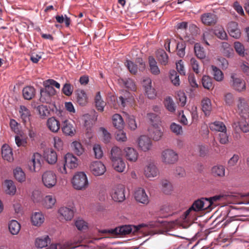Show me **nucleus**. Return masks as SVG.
<instances>
[{
  "label": "nucleus",
  "instance_id": "f257e3e1",
  "mask_svg": "<svg viewBox=\"0 0 249 249\" xmlns=\"http://www.w3.org/2000/svg\"><path fill=\"white\" fill-rule=\"evenodd\" d=\"M73 187L78 190L86 189L88 186V180L86 174L84 172H78L71 180Z\"/></svg>",
  "mask_w": 249,
  "mask_h": 249
},
{
  "label": "nucleus",
  "instance_id": "f03ea898",
  "mask_svg": "<svg viewBox=\"0 0 249 249\" xmlns=\"http://www.w3.org/2000/svg\"><path fill=\"white\" fill-rule=\"evenodd\" d=\"M237 112L243 118H249V101L245 98L239 97L237 103Z\"/></svg>",
  "mask_w": 249,
  "mask_h": 249
},
{
  "label": "nucleus",
  "instance_id": "7ed1b4c3",
  "mask_svg": "<svg viewBox=\"0 0 249 249\" xmlns=\"http://www.w3.org/2000/svg\"><path fill=\"white\" fill-rule=\"evenodd\" d=\"M40 101L42 103L51 104L52 98L56 93L55 89L51 86H45L40 89Z\"/></svg>",
  "mask_w": 249,
  "mask_h": 249
},
{
  "label": "nucleus",
  "instance_id": "20e7f679",
  "mask_svg": "<svg viewBox=\"0 0 249 249\" xmlns=\"http://www.w3.org/2000/svg\"><path fill=\"white\" fill-rule=\"evenodd\" d=\"M162 161L166 164H172L178 160V154L172 149H167L161 153Z\"/></svg>",
  "mask_w": 249,
  "mask_h": 249
},
{
  "label": "nucleus",
  "instance_id": "39448f33",
  "mask_svg": "<svg viewBox=\"0 0 249 249\" xmlns=\"http://www.w3.org/2000/svg\"><path fill=\"white\" fill-rule=\"evenodd\" d=\"M125 189L122 184H118L113 187L110 192L112 199L116 202H123L125 198Z\"/></svg>",
  "mask_w": 249,
  "mask_h": 249
},
{
  "label": "nucleus",
  "instance_id": "423d86ee",
  "mask_svg": "<svg viewBox=\"0 0 249 249\" xmlns=\"http://www.w3.org/2000/svg\"><path fill=\"white\" fill-rule=\"evenodd\" d=\"M42 180L44 185L50 188L54 186L57 182L56 176L53 172L48 171L44 172L42 176Z\"/></svg>",
  "mask_w": 249,
  "mask_h": 249
},
{
  "label": "nucleus",
  "instance_id": "0eeeda50",
  "mask_svg": "<svg viewBox=\"0 0 249 249\" xmlns=\"http://www.w3.org/2000/svg\"><path fill=\"white\" fill-rule=\"evenodd\" d=\"M230 85L233 89L239 92L246 89L245 81L234 74H232L231 76Z\"/></svg>",
  "mask_w": 249,
  "mask_h": 249
},
{
  "label": "nucleus",
  "instance_id": "6e6552de",
  "mask_svg": "<svg viewBox=\"0 0 249 249\" xmlns=\"http://www.w3.org/2000/svg\"><path fill=\"white\" fill-rule=\"evenodd\" d=\"M132 228L130 225H124L109 230H105L101 232L103 233H108L113 235H125L132 232Z\"/></svg>",
  "mask_w": 249,
  "mask_h": 249
},
{
  "label": "nucleus",
  "instance_id": "1a4fd4ad",
  "mask_svg": "<svg viewBox=\"0 0 249 249\" xmlns=\"http://www.w3.org/2000/svg\"><path fill=\"white\" fill-rule=\"evenodd\" d=\"M89 170L93 175L99 176L105 173L106 171V168L102 162L95 161L90 163Z\"/></svg>",
  "mask_w": 249,
  "mask_h": 249
},
{
  "label": "nucleus",
  "instance_id": "9d476101",
  "mask_svg": "<svg viewBox=\"0 0 249 249\" xmlns=\"http://www.w3.org/2000/svg\"><path fill=\"white\" fill-rule=\"evenodd\" d=\"M159 174V170L153 162H150L144 168V175L147 178H154Z\"/></svg>",
  "mask_w": 249,
  "mask_h": 249
},
{
  "label": "nucleus",
  "instance_id": "9b49d317",
  "mask_svg": "<svg viewBox=\"0 0 249 249\" xmlns=\"http://www.w3.org/2000/svg\"><path fill=\"white\" fill-rule=\"evenodd\" d=\"M123 153L126 159L130 162H135L138 157V153L134 148L127 147L124 149Z\"/></svg>",
  "mask_w": 249,
  "mask_h": 249
},
{
  "label": "nucleus",
  "instance_id": "f8f14e48",
  "mask_svg": "<svg viewBox=\"0 0 249 249\" xmlns=\"http://www.w3.org/2000/svg\"><path fill=\"white\" fill-rule=\"evenodd\" d=\"M134 197L138 202L146 204L149 202L148 197L144 189L142 188H139L135 191Z\"/></svg>",
  "mask_w": 249,
  "mask_h": 249
},
{
  "label": "nucleus",
  "instance_id": "ddd939ff",
  "mask_svg": "<svg viewBox=\"0 0 249 249\" xmlns=\"http://www.w3.org/2000/svg\"><path fill=\"white\" fill-rule=\"evenodd\" d=\"M138 143L140 148L143 151H148L152 146L151 139L144 135L141 136L139 138Z\"/></svg>",
  "mask_w": 249,
  "mask_h": 249
},
{
  "label": "nucleus",
  "instance_id": "4468645a",
  "mask_svg": "<svg viewBox=\"0 0 249 249\" xmlns=\"http://www.w3.org/2000/svg\"><path fill=\"white\" fill-rule=\"evenodd\" d=\"M227 30L230 35L232 37L237 39L240 37L241 32L237 22L231 21L229 23Z\"/></svg>",
  "mask_w": 249,
  "mask_h": 249
},
{
  "label": "nucleus",
  "instance_id": "2eb2a0df",
  "mask_svg": "<svg viewBox=\"0 0 249 249\" xmlns=\"http://www.w3.org/2000/svg\"><path fill=\"white\" fill-rule=\"evenodd\" d=\"M81 241H78L75 243L68 242L65 244H52L46 249H72L80 246Z\"/></svg>",
  "mask_w": 249,
  "mask_h": 249
},
{
  "label": "nucleus",
  "instance_id": "dca6fc26",
  "mask_svg": "<svg viewBox=\"0 0 249 249\" xmlns=\"http://www.w3.org/2000/svg\"><path fill=\"white\" fill-rule=\"evenodd\" d=\"M61 129L63 133L67 136H73L76 132L73 124L68 120L63 122Z\"/></svg>",
  "mask_w": 249,
  "mask_h": 249
},
{
  "label": "nucleus",
  "instance_id": "f3484780",
  "mask_svg": "<svg viewBox=\"0 0 249 249\" xmlns=\"http://www.w3.org/2000/svg\"><path fill=\"white\" fill-rule=\"evenodd\" d=\"M41 157L38 153L34 154L32 160L29 163L30 169L31 171L36 172L39 170L41 167Z\"/></svg>",
  "mask_w": 249,
  "mask_h": 249
},
{
  "label": "nucleus",
  "instance_id": "a211bd4d",
  "mask_svg": "<svg viewBox=\"0 0 249 249\" xmlns=\"http://www.w3.org/2000/svg\"><path fill=\"white\" fill-rule=\"evenodd\" d=\"M161 124L151 126L148 129L149 133L155 141L159 140L163 135V132L160 128Z\"/></svg>",
  "mask_w": 249,
  "mask_h": 249
},
{
  "label": "nucleus",
  "instance_id": "6ab92c4d",
  "mask_svg": "<svg viewBox=\"0 0 249 249\" xmlns=\"http://www.w3.org/2000/svg\"><path fill=\"white\" fill-rule=\"evenodd\" d=\"M145 93L149 99H153L156 96V92L154 88L152 87V82L150 79L143 80Z\"/></svg>",
  "mask_w": 249,
  "mask_h": 249
},
{
  "label": "nucleus",
  "instance_id": "aec40b11",
  "mask_svg": "<svg viewBox=\"0 0 249 249\" xmlns=\"http://www.w3.org/2000/svg\"><path fill=\"white\" fill-rule=\"evenodd\" d=\"M63 162L70 169L75 168L78 166L77 159L71 153H67L65 155Z\"/></svg>",
  "mask_w": 249,
  "mask_h": 249
},
{
  "label": "nucleus",
  "instance_id": "412c9836",
  "mask_svg": "<svg viewBox=\"0 0 249 249\" xmlns=\"http://www.w3.org/2000/svg\"><path fill=\"white\" fill-rule=\"evenodd\" d=\"M201 19L203 23L207 25H213L217 21L216 16L211 13H205L202 15Z\"/></svg>",
  "mask_w": 249,
  "mask_h": 249
},
{
  "label": "nucleus",
  "instance_id": "4be33fe9",
  "mask_svg": "<svg viewBox=\"0 0 249 249\" xmlns=\"http://www.w3.org/2000/svg\"><path fill=\"white\" fill-rule=\"evenodd\" d=\"M44 156L46 160L49 164H54L57 160V154L52 148L46 149L44 152Z\"/></svg>",
  "mask_w": 249,
  "mask_h": 249
},
{
  "label": "nucleus",
  "instance_id": "5701e85b",
  "mask_svg": "<svg viewBox=\"0 0 249 249\" xmlns=\"http://www.w3.org/2000/svg\"><path fill=\"white\" fill-rule=\"evenodd\" d=\"M1 155L3 159L8 161L14 160L12 149L6 144H3L1 147Z\"/></svg>",
  "mask_w": 249,
  "mask_h": 249
},
{
  "label": "nucleus",
  "instance_id": "b1692460",
  "mask_svg": "<svg viewBox=\"0 0 249 249\" xmlns=\"http://www.w3.org/2000/svg\"><path fill=\"white\" fill-rule=\"evenodd\" d=\"M58 213L67 221L71 220L74 216L73 210L66 207H61L58 210Z\"/></svg>",
  "mask_w": 249,
  "mask_h": 249
},
{
  "label": "nucleus",
  "instance_id": "393cba45",
  "mask_svg": "<svg viewBox=\"0 0 249 249\" xmlns=\"http://www.w3.org/2000/svg\"><path fill=\"white\" fill-rule=\"evenodd\" d=\"M47 126L50 131L55 133L60 129V124L58 120L55 117H52L48 119Z\"/></svg>",
  "mask_w": 249,
  "mask_h": 249
},
{
  "label": "nucleus",
  "instance_id": "a878e982",
  "mask_svg": "<svg viewBox=\"0 0 249 249\" xmlns=\"http://www.w3.org/2000/svg\"><path fill=\"white\" fill-rule=\"evenodd\" d=\"M229 196V195H216L209 198H206V202L208 204V207H209L210 209H211L213 208V205L215 206L216 205V204H214L215 203L219 201L226 200Z\"/></svg>",
  "mask_w": 249,
  "mask_h": 249
},
{
  "label": "nucleus",
  "instance_id": "bb28decb",
  "mask_svg": "<svg viewBox=\"0 0 249 249\" xmlns=\"http://www.w3.org/2000/svg\"><path fill=\"white\" fill-rule=\"evenodd\" d=\"M191 206L193 207L194 212H198L202 210L210 209L209 207H208L206 199L204 200L203 198L196 200Z\"/></svg>",
  "mask_w": 249,
  "mask_h": 249
},
{
  "label": "nucleus",
  "instance_id": "cd10ccee",
  "mask_svg": "<svg viewBox=\"0 0 249 249\" xmlns=\"http://www.w3.org/2000/svg\"><path fill=\"white\" fill-rule=\"evenodd\" d=\"M148 63L151 73L155 75H159L160 73V70L156 60L153 56H150L148 57Z\"/></svg>",
  "mask_w": 249,
  "mask_h": 249
},
{
  "label": "nucleus",
  "instance_id": "c85d7f7f",
  "mask_svg": "<svg viewBox=\"0 0 249 249\" xmlns=\"http://www.w3.org/2000/svg\"><path fill=\"white\" fill-rule=\"evenodd\" d=\"M32 224L36 226H40L44 221V217L41 213L35 212L31 217Z\"/></svg>",
  "mask_w": 249,
  "mask_h": 249
},
{
  "label": "nucleus",
  "instance_id": "c756f323",
  "mask_svg": "<svg viewBox=\"0 0 249 249\" xmlns=\"http://www.w3.org/2000/svg\"><path fill=\"white\" fill-rule=\"evenodd\" d=\"M156 57L159 62L162 65L165 66L168 62V56L166 52L163 50L157 52Z\"/></svg>",
  "mask_w": 249,
  "mask_h": 249
},
{
  "label": "nucleus",
  "instance_id": "7c9ffc66",
  "mask_svg": "<svg viewBox=\"0 0 249 249\" xmlns=\"http://www.w3.org/2000/svg\"><path fill=\"white\" fill-rule=\"evenodd\" d=\"M36 90L33 87L27 86L23 88L22 94L25 99L31 100L35 95Z\"/></svg>",
  "mask_w": 249,
  "mask_h": 249
},
{
  "label": "nucleus",
  "instance_id": "2f4dec72",
  "mask_svg": "<svg viewBox=\"0 0 249 249\" xmlns=\"http://www.w3.org/2000/svg\"><path fill=\"white\" fill-rule=\"evenodd\" d=\"M210 129L212 131L222 132L226 131L227 128L224 124L222 122L215 121L209 124Z\"/></svg>",
  "mask_w": 249,
  "mask_h": 249
},
{
  "label": "nucleus",
  "instance_id": "473e14b6",
  "mask_svg": "<svg viewBox=\"0 0 249 249\" xmlns=\"http://www.w3.org/2000/svg\"><path fill=\"white\" fill-rule=\"evenodd\" d=\"M122 151L119 147L113 146L111 148L110 156L111 161L122 160Z\"/></svg>",
  "mask_w": 249,
  "mask_h": 249
},
{
  "label": "nucleus",
  "instance_id": "72a5a7b5",
  "mask_svg": "<svg viewBox=\"0 0 249 249\" xmlns=\"http://www.w3.org/2000/svg\"><path fill=\"white\" fill-rule=\"evenodd\" d=\"M164 105L166 108L170 112L174 113L176 109V106L171 97H167L164 101Z\"/></svg>",
  "mask_w": 249,
  "mask_h": 249
},
{
  "label": "nucleus",
  "instance_id": "f704fd0d",
  "mask_svg": "<svg viewBox=\"0 0 249 249\" xmlns=\"http://www.w3.org/2000/svg\"><path fill=\"white\" fill-rule=\"evenodd\" d=\"M112 123L114 127L118 129H123L124 127V122L119 114H115L112 116Z\"/></svg>",
  "mask_w": 249,
  "mask_h": 249
},
{
  "label": "nucleus",
  "instance_id": "c9c22d12",
  "mask_svg": "<svg viewBox=\"0 0 249 249\" xmlns=\"http://www.w3.org/2000/svg\"><path fill=\"white\" fill-rule=\"evenodd\" d=\"M94 100L97 109L101 112L103 111L106 103L102 99L100 92L96 93Z\"/></svg>",
  "mask_w": 249,
  "mask_h": 249
},
{
  "label": "nucleus",
  "instance_id": "e433bc0d",
  "mask_svg": "<svg viewBox=\"0 0 249 249\" xmlns=\"http://www.w3.org/2000/svg\"><path fill=\"white\" fill-rule=\"evenodd\" d=\"M225 169L224 166L218 165L212 168V174L214 177H223L225 176Z\"/></svg>",
  "mask_w": 249,
  "mask_h": 249
},
{
  "label": "nucleus",
  "instance_id": "4c0bfd02",
  "mask_svg": "<svg viewBox=\"0 0 249 249\" xmlns=\"http://www.w3.org/2000/svg\"><path fill=\"white\" fill-rule=\"evenodd\" d=\"M19 113L24 123L29 121L31 115L30 110L24 106H20Z\"/></svg>",
  "mask_w": 249,
  "mask_h": 249
},
{
  "label": "nucleus",
  "instance_id": "58836bf2",
  "mask_svg": "<svg viewBox=\"0 0 249 249\" xmlns=\"http://www.w3.org/2000/svg\"><path fill=\"white\" fill-rule=\"evenodd\" d=\"M6 187L5 191L10 195H14L16 192V187L14 182L11 180H6L4 182Z\"/></svg>",
  "mask_w": 249,
  "mask_h": 249
},
{
  "label": "nucleus",
  "instance_id": "ea45409f",
  "mask_svg": "<svg viewBox=\"0 0 249 249\" xmlns=\"http://www.w3.org/2000/svg\"><path fill=\"white\" fill-rule=\"evenodd\" d=\"M239 126L240 130L244 133L249 132V124L246 121H243L237 122H234L232 124V127L234 129Z\"/></svg>",
  "mask_w": 249,
  "mask_h": 249
},
{
  "label": "nucleus",
  "instance_id": "a19ab883",
  "mask_svg": "<svg viewBox=\"0 0 249 249\" xmlns=\"http://www.w3.org/2000/svg\"><path fill=\"white\" fill-rule=\"evenodd\" d=\"M77 102L80 106H84L88 102V97L85 91L83 90L79 91L77 93Z\"/></svg>",
  "mask_w": 249,
  "mask_h": 249
},
{
  "label": "nucleus",
  "instance_id": "79ce46f5",
  "mask_svg": "<svg viewBox=\"0 0 249 249\" xmlns=\"http://www.w3.org/2000/svg\"><path fill=\"white\" fill-rule=\"evenodd\" d=\"M202 84L203 87L208 90L213 89L214 85L213 83V79L209 76L204 75L202 78Z\"/></svg>",
  "mask_w": 249,
  "mask_h": 249
},
{
  "label": "nucleus",
  "instance_id": "37998d69",
  "mask_svg": "<svg viewBox=\"0 0 249 249\" xmlns=\"http://www.w3.org/2000/svg\"><path fill=\"white\" fill-rule=\"evenodd\" d=\"M20 229V225L17 221L13 220L9 224V230L13 235L17 234Z\"/></svg>",
  "mask_w": 249,
  "mask_h": 249
},
{
  "label": "nucleus",
  "instance_id": "c03bdc74",
  "mask_svg": "<svg viewBox=\"0 0 249 249\" xmlns=\"http://www.w3.org/2000/svg\"><path fill=\"white\" fill-rule=\"evenodd\" d=\"M211 69L213 71L212 74L214 79L217 81H221L224 78V74L222 71L215 66H211Z\"/></svg>",
  "mask_w": 249,
  "mask_h": 249
},
{
  "label": "nucleus",
  "instance_id": "a18cd8bd",
  "mask_svg": "<svg viewBox=\"0 0 249 249\" xmlns=\"http://www.w3.org/2000/svg\"><path fill=\"white\" fill-rule=\"evenodd\" d=\"M202 109L206 115H209L211 110V102L208 98H205L201 102Z\"/></svg>",
  "mask_w": 249,
  "mask_h": 249
},
{
  "label": "nucleus",
  "instance_id": "49530a36",
  "mask_svg": "<svg viewBox=\"0 0 249 249\" xmlns=\"http://www.w3.org/2000/svg\"><path fill=\"white\" fill-rule=\"evenodd\" d=\"M50 239L48 235L41 238H37L36 240V246L38 248L46 247L50 243Z\"/></svg>",
  "mask_w": 249,
  "mask_h": 249
},
{
  "label": "nucleus",
  "instance_id": "de8ad7c7",
  "mask_svg": "<svg viewBox=\"0 0 249 249\" xmlns=\"http://www.w3.org/2000/svg\"><path fill=\"white\" fill-rule=\"evenodd\" d=\"M112 162L114 169L118 172H123L125 168V163L123 160H117Z\"/></svg>",
  "mask_w": 249,
  "mask_h": 249
},
{
  "label": "nucleus",
  "instance_id": "09e8293b",
  "mask_svg": "<svg viewBox=\"0 0 249 249\" xmlns=\"http://www.w3.org/2000/svg\"><path fill=\"white\" fill-rule=\"evenodd\" d=\"M71 146L73 152L77 156L81 155L84 151V148L83 147L81 143L77 141L72 142L71 144Z\"/></svg>",
  "mask_w": 249,
  "mask_h": 249
},
{
  "label": "nucleus",
  "instance_id": "8fccbe9b",
  "mask_svg": "<svg viewBox=\"0 0 249 249\" xmlns=\"http://www.w3.org/2000/svg\"><path fill=\"white\" fill-rule=\"evenodd\" d=\"M15 178L19 182H22L25 180V174L21 168L17 167L14 170Z\"/></svg>",
  "mask_w": 249,
  "mask_h": 249
},
{
  "label": "nucleus",
  "instance_id": "3c124183",
  "mask_svg": "<svg viewBox=\"0 0 249 249\" xmlns=\"http://www.w3.org/2000/svg\"><path fill=\"white\" fill-rule=\"evenodd\" d=\"M194 51L196 56L199 59H203L206 56V53L203 47L199 43H196L194 46Z\"/></svg>",
  "mask_w": 249,
  "mask_h": 249
},
{
  "label": "nucleus",
  "instance_id": "603ef678",
  "mask_svg": "<svg viewBox=\"0 0 249 249\" xmlns=\"http://www.w3.org/2000/svg\"><path fill=\"white\" fill-rule=\"evenodd\" d=\"M148 119L151 122V126L159 125L161 123L160 117L153 113H149L147 115Z\"/></svg>",
  "mask_w": 249,
  "mask_h": 249
},
{
  "label": "nucleus",
  "instance_id": "864d4df0",
  "mask_svg": "<svg viewBox=\"0 0 249 249\" xmlns=\"http://www.w3.org/2000/svg\"><path fill=\"white\" fill-rule=\"evenodd\" d=\"M56 202L55 197L51 195L46 196L44 198L45 207L47 209L52 208Z\"/></svg>",
  "mask_w": 249,
  "mask_h": 249
},
{
  "label": "nucleus",
  "instance_id": "5fc2aeb1",
  "mask_svg": "<svg viewBox=\"0 0 249 249\" xmlns=\"http://www.w3.org/2000/svg\"><path fill=\"white\" fill-rule=\"evenodd\" d=\"M121 81L123 82L124 86L128 89L132 91L136 90L135 84L132 79L128 78L125 80L121 79Z\"/></svg>",
  "mask_w": 249,
  "mask_h": 249
},
{
  "label": "nucleus",
  "instance_id": "6e6d98bb",
  "mask_svg": "<svg viewBox=\"0 0 249 249\" xmlns=\"http://www.w3.org/2000/svg\"><path fill=\"white\" fill-rule=\"evenodd\" d=\"M214 33L215 35L219 39L222 40L226 39L227 35L224 29L222 27H217L214 30Z\"/></svg>",
  "mask_w": 249,
  "mask_h": 249
},
{
  "label": "nucleus",
  "instance_id": "4d7b16f0",
  "mask_svg": "<svg viewBox=\"0 0 249 249\" xmlns=\"http://www.w3.org/2000/svg\"><path fill=\"white\" fill-rule=\"evenodd\" d=\"M124 64L132 74H135L137 72V66L133 62L130 60H126Z\"/></svg>",
  "mask_w": 249,
  "mask_h": 249
},
{
  "label": "nucleus",
  "instance_id": "13d9d810",
  "mask_svg": "<svg viewBox=\"0 0 249 249\" xmlns=\"http://www.w3.org/2000/svg\"><path fill=\"white\" fill-rule=\"evenodd\" d=\"M162 191L165 194H170L173 190V187L171 183L167 180H164L162 182Z\"/></svg>",
  "mask_w": 249,
  "mask_h": 249
},
{
  "label": "nucleus",
  "instance_id": "bf43d9fd",
  "mask_svg": "<svg viewBox=\"0 0 249 249\" xmlns=\"http://www.w3.org/2000/svg\"><path fill=\"white\" fill-rule=\"evenodd\" d=\"M170 78L172 81V83L175 86H178L179 85V75L177 72L175 70L170 71Z\"/></svg>",
  "mask_w": 249,
  "mask_h": 249
},
{
  "label": "nucleus",
  "instance_id": "052dcab7",
  "mask_svg": "<svg viewBox=\"0 0 249 249\" xmlns=\"http://www.w3.org/2000/svg\"><path fill=\"white\" fill-rule=\"evenodd\" d=\"M128 127L131 130H135L138 127L135 117L133 115H129L127 118Z\"/></svg>",
  "mask_w": 249,
  "mask_h": 249
},
{
  "label": "nucleus",
  "instance_id": "680f3d73",
  "mask_svg": "<svg viewBox=\"0 0 249 249\" xmlns=\"http://www.w3.org/2000/svg\"><path fill=\"white\" fill-rule=\"evenodd\" d=\"M186 99L185 93L182 91H179L178 93L177 100L179 106L184 107L186 103Z\"/></svg>",
  "mask_w": 249,
  "mask_h": 249
},
{
  "label": "nucleus",
  "instance_id": "e2e57ef3",
  "mask_svg": "<svg viewBox=\"0 0 249 249\" xmlns=\"http://www.w3.org/2000/svg\"><path fill=\"white\" fill-rule=\"evenodd\" d=\"M221 47L223 49V53L226 56L230 57L232 55L233 50L228 43L223 42L221 45Z\"/></svg>",
  "mask_w": 249,
  "mask_h": 249
},
{
  "label": "nucleus",
  "instance_id": "0e129e2a",
  "mask_svg": "<svg viewBox=\"0 0 249 249\" xmlns=\"http://www.w3.org/2000/svg\"><path fill=\"white\" fill-rule=\"evenodd\" d=\"M37 109L39 114L42 118H44L48 116L50 113V111L46 106H38Z\"/></svg>",
  "mask_w": 249,
  "mask_h": 249
},
{
  "label": "nucleus",
  "instance_id": "69168bd1",
  "mask_svg": "<svg viewBox=\"0 0 249 249\" xmlns=\"http://www.w3.org/2000/svg\"><path fill=\"white\" fill-rule=\"evenodd\" d=\"M75 225L79 231H85L88 229L87 223L82 219L76 220Z\"/></svg>",
  "mask_w": 249,
  "mask_h": 249
},
{
  "label": "nucleus",
  "instance_id": "338daca9",
  "mask_svg": "<svg viewBox=\"0 0 249 249\" xmlns=\"http://www.w3.org/2000/svg\"><path fill=\"white\" fill-rule=\"evenodd\" d=\"M171 131L177 135H181L183 133L181 126L175 123L171 124L170 125Z\"/></svg>",
  "mask_w": 249,
  "mask_h": 249
},
{
  "label": "nucleus",
  "instance_id": "774afa93",
  "mask_svg": "<svg viewBox=\"0 0 249 249\" xmlns=\"http://www.w3.org/2000/svg\"><path fill=\"white\" fill-rule=\"evenodd\" d=\"M119 129L116 132V139L118 141L125 142L127 140V137L125 133L122 130Z\"/></svg>",
  "mask_w": 249,
  "mask_h": 249
}]
</instances>
